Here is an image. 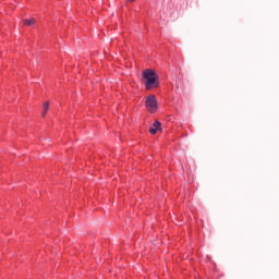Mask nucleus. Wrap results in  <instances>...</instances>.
I'll return each mask as SVG.
<instances>
[{"instance_id": "f257e3e1", "label": "nucleus", "mask_w": 279, "mask_h": 279, "mask_svg": "<svg viewBox=\"0 0 279 279\" xmlns=\"http://www.w3.org/2000/svg\"><path fill=\"white\" fill-rule=\"evenodd\" d=\"M142 77L144 80V86L146 90H154V88H158V86H160L158 73H156L155 70H144L142 73Z\"/></svg>"}, {"instance_id": "f03ea898", "label": "nucleus", "mask_w": 279, "mask_h": 279, "mask_svg": "<svg viewBox=\"0 0 279 279\" xmlns=\"http://www.w3.org/2000/svg\"><path fill=\"white\" fill-rule=\"evenodd\" d=\"M145 107L150 114L158 112V99H156V95L151 94L146 97Z\"/></svg>"}, {"instance_id": "7ed1b4c3", "label": "nucleus", "mask_w": 279, "mask_h": 279, "mask_svg": "<svg viewBox=\"0 0 279 279\" xmlns=\"http://www.w3.org/2000/svg\"><path fill=\"white\" fill-rule=\"evenodd\" d=\"M159 130H162L159 121H155L154 124L149 128L150 134H156L157 132H159Z\"/></svg>"}, {"instance_id": "20e7f679", "label": "nucleus", "mask_w": 279, "mask_h": 279, "mask_svg": "<svg viewBox=\"0 0 279 279\" xmlns=\"http://www.w3.org/2000/svg\"><path fill=\"white\" fill-rule=\"evenodd\" d=\"M47 112H49V101L43 104L41 117H47Z\"/></svg>"}, {"instance_id": "39448f33", "label": "nucleus", "mask_w": 279, "mask_h": 279, "mask_svg": "<svg viewBox=\"0 0 279 279\" xmlns=\"http://www.w3.org/2000/svg\"><path fill=\"white\" fill-rule=\"evenodd\" d=\"M36 24V19L32 17L28 20H24V25H26L27 27H32V25Z\"/></svg>"}, {"instance_id": "423d86ee", "label": "nucleus", "mask_w": 279, "mask_h": 279, "mask_svg": "<svg viewBox=\"0 0 279 279\" xmlns=\"http://www.w3.org/2000/svg\"><path fill=\"white\" fill-rule=\"evenodd\" d=\"M128 1H131V2H133V1H135V0H128Z\"/></svg>"}]
</instances>
